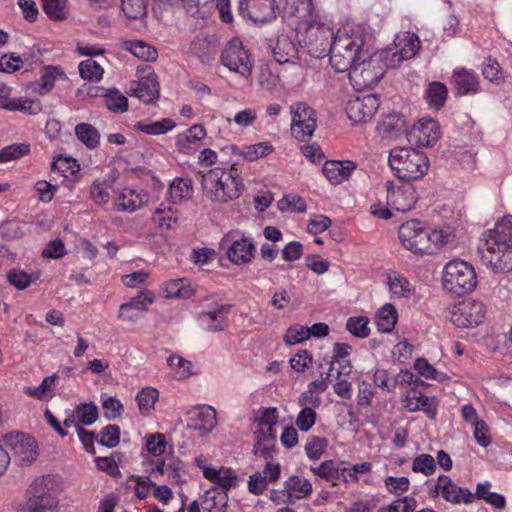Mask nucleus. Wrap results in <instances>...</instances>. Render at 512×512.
Returning a JSON list of instances; mask_svg holds the SVG:
<instances>
[{"instance_id":"nucleus-12","label":"nucleus","mask_w":512,"mask_h":512,"mask_svg":"<svg viewBox=\"0 0 512 512\" xmlns=\"http://www.w3.org/2000/svg\"><path fill=\"white\" fill-rule=\"evenodd\" d=\"M291 133L299 141L312 137L317 126L316 112L305 102H296L290 106Z\"/></svg>"},{"instance_id":"nucleus-47","label":"nucleus","mask_w":512,"mask_h":512,"mask_svg":"<svg viewBox=\"0 0 512 512\" xmlns=\"http://www.w3.org/2000/svg\"><path fill=\"white\" fill-rule=\"evenodd\" d=\"M284 486L290 494L293 502L308 497L312 493V484L308 479L299 476L289 477Z\"/></svg>"},{"instance_id":"nucleus-8","label":"nucleus","mask_w":512,"mask_h":512,"mask_svg":"<svg viewBox=\"0 0 512 512\" xmlns=\"http://www.w3.org/2000/svg\"><path fill=\"white\" fill-rule=\"evenodd\" d=\"M58 504L55 479L49 475L36 478L26 491L28 512H46Z\"/></svg>"},{"instance_id":"nucleus-18","label":"nucleus","mask_w":512,"mask_h":512,"mask_svg":"<svg viewBox=\"0 0 512 512\" xmlns=\"http://www.w3.org/2000/svg\"><path fill=\"white\" fill-rule=\"evenodd\" d=\"M186 416L187 428L196 431L200 436L208 435L217 425V412L210 405H195L187 411Z\"/></svg>"},{"instance_id":"nucleus-51","label":"nucleus","mask_w":512,"mask_h":512,"mask_svg":"<svg viewBox=\"0 0 512 512\" xmlns=\"http://www.w3.org/2000/svg\"><path fill=\"white\" fill-rule=\"evenodd\" d=\"M135 129L147 135H162L176 127V123L170 118H163L154 122L138 121L134 125Z\"/></svg>"},{"instance_id":"nucleus-5","label":"nucleus","mask_w":512,"mask_h":512,"mask_svg":"<svg viewBox=\"0 0 512 512\" xmlns=\"http://www.w3.org/2000/svg\"><path fill=\"white\" fill-rule=\"evenodd\" d=\"M476 286V272L470 263L453 259L444 265L442 287L446 292L461 296L474 291Z\"/></svg>"},{"instance_id":"nucleus-55","label":"nucleus","mask_w":512,"mask_h":512,"mask_svg":"<svg viewBox=\"0 0 512 512\" xmlns=\"http://www.w3.org/2000/svg\"><path fill=\"white\" fill-rule=\"evenodd\" d=\"M107 109L114 113H123L128 109V99L118 89H108L102 95Z\"/></svg>"},{"instance_id":"nucleus-64","label":"nucleus","mask_w":512,"mask_h":512,"mask_svg":"<svg viewBox=\"0 0 512 512\" xmlns=\"http://www.w3.org/2000/svg\"><path fill=\"white\" fill-rule=\"evenodd\" d=\"M281 211L303 213L307 209L305 200L297 194L285 195L278 203Z\"/></svg>"},{"instance_id":"nucleus-33","label":"nucleus","mask_w":512,"mask_h":512,"mask_svg":"<svg viewBox=\"0 0 512 512\" xmlns=\"http://www.w3.org/2000/svg\"><path fill=\"white\" fill-rule=\"evenodd\" d=\"M452 83L455 85L458 95L475 94L479 91L478 76L466 68L454 69Z\"/></svg>"},{"instance_id":"nucleus-42","label":"nucleus","mask_w":512,"mask_h":512,"mask_svg":"<svg viewBox=\"0 0 512 512\" xmlns=\"http://www.w3.org/2000/svg\"><path fill=\"white\" fill-rule=\"evenodd\" d=\"M228 503V494L218 491L215 487L206 490L203 496V508L207 512H225Z\"/></svg>"},{"instance_id":"nucleus-22","label":"nucleus","mask_w":512,"mask_h":512,"mask_svg":"<svg viewBox=\"0 0 512 512\" xmlns=\"http://www.w3.org/2000/svg\"><path fill=\"white\" fill-rule=\"evenodd\" d=\"M441 135L440 126L432 118H421L415 122L408 133V140L418 147H432Z\"/></svg>"},{"instance_id":"nucleus-38","label":"nucleus","mask_w":512,"mask_h":512,"mask_svg":"<svg viewBox=\"0 0 512 512\" xmlns=\"http://www.w3.org/2000/svg\"><path fill=\"white\" fill-rule=\"evenodd\" d=\"M403 401L405 408L410 412L422 410L430 416L435 414L433 399L417 392L414 387L406 393Z\"/></svg>"},{"instance_id":"nucleus-34","label":"nucleus","mask_w":512,"mask_h":512,"mask_svg":"<svg viewBox=\"0 0 512 512\" xmlns=\"http://www.w3.org/2000/svg\"><path fill=\"white\" fill-rule=\"evenodd\" d=\"M195 290L188 278L170 279L163 282L161 293L167 299H188Z\"/></svg>"},{"instance_id":"nucleus-17","label":"nucleus","mask_w":512,"mask_h":512,"mask_svg":"<svg viewBox=\"0 0 512 512\" xmlns=\"http://www.w3.org/2000/svg\"><path fill=\"white\" fill-rule=\"evenodd\" d=\"M4 443L10 458H14L21 464L29 465L37 458V443L33 437L27 434H8L4 437Z\"/></svg>"},{"instance_id":"nucleus-54","label":"nucleus","mask_w":512,"mask_h":512,"mask_svg":"<svg viewBox=\"0 0 512 512\" xmlns=\"http://www.w3.org/2000/svg\"><path fill=\"white\" fill-rule=\"evenodd\" d=\"M167 364L176 380H185L194 374L192 363L179 355H170Z\"/></svg>"},{"instance_id":"nucleus-19","label":"nucleus","mask_w":512,"mask_h":512,"mask_svg":"<svg viewBox=\"0 0 512 512\" xmlns=\"http://www.w3.org/2000/svg\"><path fill=\"white\" fill-rule=\"evenodd\" d=\"M379 105V99L374 94L357 96L348 100L346 114L353 124H364L373 118Z\"/></svg>"},{"instance_id":"nucleus-16","label":"nucleus","mask_w":512,"mask_h":512,"mask_svg":"<svg viewBox=\"0 0 512 512\" xmlns=\"http://www.w3.org/2000/svg\"><path fill=\"white\" fill-rule=\"evenodd\" d=\"M221 62L231 72L238 73L247 78L252 70V63L248 52L239 39H232L221 54Z\"/></svg>"},{"instance_id":"nucleus-23","label":"nucleus","mask_w":512,"mask_h":512,"mask_svg":"<svg viewBox=\"0 0 512 512\" xmlns=\"http://www.w3.org/2000/svg\"><path fill=\"white\" fill-rule=\"evenodd\" d=\"M149 201V194L141 188L123 187L116 191L114 208L118 212L134 213Z\"/></svg>"},{"instance_id":"nucleus-32","label":"nucleus","mask_w":512,"mask_h":512,"mask_svg":"<svg viewBox=\"0 0 512 512\" xmlns=\"http://www.w3.org/2000/svg\"><path fill=\"white\" fill-rule=\"evenodd\" d=\"M386 285L393 299L409 298L415 292V287L408 278L396 271L387 273Z\"/></svg>"},{"instance_id":"nucleus-20","label":"nucleus","mask_w":512,"mask_h":512,"mask_svg":"<svg viewBox=\"0 0 512 512\" xmlns=\"http://www.w3.org/2000/svg\"><path fill=\"white\" fill-rule=\"evenodd\" d=\"M239 14L255 24L276 18V0H241Z\"/></svg>"},{"instance_id":"nucleus-62","label":"nucleus","mask_w":512,"mask_h":512,"mask_svg":"<svg viewBox=\"0 0 512 512\" xmlns=\"http://www.w3.org/2000/svg\"><path fill=\"white\" fill-rule=\"evenodd\" d=\"M100 401L104 411V416L107 419L114 420L121 416L123 412V405L118 399L103 393L100 396Z\"/></svg>"},{"instance_id":"nucleus-2","label":"nucleus","mask_w":512,"mask_h":512,"mask_svg":"<svg viewBox=\"0 0 512 512\" xmlns=\"http://www.w3.org/2000/svg\"><path fill=\"white\" fill-rule=\"evenodd\" d=\"M482 260L494 273L512 271V215H505L482 235Z\"/></svg>"},{"instance_id":"nucleus-46","label":"nucleus","mask_w":512,"mask_h":512,"mask_svg":"<svg viewBox=\"0 0 512 512\" xmlns=\"http://www.w3.org/2000/svg\"><path fill=\"white\" fill-rule=\"evenodd\" d=\"M405 126V120L398 114H388L377 125L378 132L386 138L397 137Z\"/></svg>"},{"instance_id":"nucleus-49","label":"nucleus","mask_w":512,"mask_h":512,"mask_svg":"<svg viewBox=\"0 0 512 512\" xmlns=\"http://www.w3.org/2000/svg\"><path fill=\"white\" fill-rule=\"evenodd\" d=\"M153 223L160 229H171L177 222L176 210L165 203H161L153 212Z\"/></svg>"},{"instance_id":"nucleus-58","label":"nucleus","mask_w":512,"mask_h":512,"mask_svg":"<svg viewBox=\"0 0 512 512\" xmlns=\"http://www.w3.org/2000/svg\"><path fill=\"white\" fill-rule=\"evenodd\" d=\"M78 70L80 77L90 82H100L104 75L103 67L91 58L81 61Z\"/></svg>"},{"instance_id":"nucleus-43","label":"nucleus","mask_w":512,"mask_h":512,"mask_svg":"<svg viewBox=\"0 0 512 512\" xmlns=\"http://www.w3.org/2000/svg\"><path fill=\"white\" fill-rule=\"evenodd\" d=\"M159 399V391L154 387H144L138 391L136 402L142 416H150L155 410V404Z\"/></svg>"},{"instance_id":"nucleus-56","label":"nucleus","mask_w":512,"mask_h":512,"mask_svg":"<svg viewBox=\"0 0 512 512\" xmlns=\"http://www.w3.org/2000/svg\"><path fill=\"white\" fill-rule=\"evenodd\" d=\"M78 140L89 149H95L100 142V134L96 128L88 123H80L75 127Z\"/></svg>"},{"instance_id":"nucleus-7","label":"nucleus","mask_w":512,"mask_h":512,"mask_svg":"<svg viewBox=\"0 0 512 512\" xmlns=\"http://www.w3.org/2000/svg\"><path fill=\"white\" fill-rule=\"evenodd\" d=\"M381 53L379 55L368 52L365 57L356 60L347 70L349 80L354 89L364 90L375 86L384 75Z\"/></svg>"},{"instance_id":"nucleus-25","label":"nucleus","mask_w":512,"mask_h":512,"mask_svg":"<svg viewBox=\"0 0 512 512\" xmlns=\"http://www.w3.org/2000/svg\"><path fill=\"white\" fill-rule=\"evenodd\" d=\"M206 137V129L200 124H194L176 135L175 147L178 152L191 155L200 148Z\"/></svg>"},{"instance_id":"nucleus-14","label":"nucleus","mask_w":512,"mask_h":512,"mask_svg":"<svg viewBox=\"0 0 512 512\" xmlns=\"http://www.w3.org/2000/svg\"><path fill=\"white\" fill-rule=\"evenodd\" d=\"M222 245H228L227 257L236 265L250 262L256 251L254 243L238 230L227 233L222 239Z\"/></svg>"},{"instance_id":"nucleus-63","label":"nucleus","mask_w":512,"mask_h":512,"mask_svg":"<svg viewBox=\"0 0 512 512\" xmlns=\"http://www.w3.org/2000/svg\"><path fill=\"white\" fill-rule=\"evenodd\" d=\"M121 4L123 13L129 19H140L147 13L146 0H123Z\"/></svg>"},{"instance_id":"nucleus-37","label":"nucleus","mask_w":512,"mask_h":512,"mask_svg":"<svg viewBox=\"0 0 512 512\" xmlns=\"http://www.w3.org/2000/svg\"><path fill=\"white\" fill-rule=\"evenodd\" d=\"M455 232L449 227L428 229V255H432L443 247L455 242Z\"/></svg>"},{"instance_id":"nucleus-59","label":"nucleus","mask_w":512,"mask_h":512,"mask_svg":"<svg viewBox=\"0 0 512 512\" xmlns=\"http://www.w3.org/2000/svg\"><path fill=\"white\" fill-rule=\"evenodd\" d=\"M328 447V440L324 437L309 436L305 443L306 456L313 461L319 460Z\"/></svg>"},{"instance_id":"nucleus-29","label":"nucleus","mask_w":512,"mask_h":512,"mask_svg":"<svg viewBox=\"0 0 512 512\" xmlns=\"http://www.w3.org/2000/svg\"><path fill=\"white\" fill-rule=\"evenodd\" d=\"M283 14L295 27L307 24L308 20L312 19L313 16L312 1L284 0Z\"/></svg>"},{"instance_id":"nucleus-39","label":"nucleus","mask_w":512,"mask_h":512,"mask_svg":"<svg viewBox=\"0 0 512 512\" xmlns=\"http://www.w3.org/2000/svg\"><path fill=\"white\" fill-rule=\"evenodd\" d=\"M492 484L489 481L480 482L476 485L475 492H472L473 502L475 500H483L495 509H504L506 507V499L504 495L492 492Z\"/></svg>"},{"instance_id":"nucleus-10","label":"nucleus","mask_w":512,"mask_h":512,"mask_svg":"<svg viewBox=\"0 0 512 512\" xmlns=\"http://www.w3.org/2000/svg\"><path fill=\"white\" fill-rule=\"evenodd\" d=\"M431 496H440L453 505H470L473 503L472 491L459 486L450 476L441 474L437 479L431 480Z\"/></svg>"},{"instance_id":"nucleus-60","label":"nucleus","mask_w":512,"mask_h":512,"mask_svg":"<svg viewBox=\"0 0 512 512\" xmlns=\"http://www.w3.org/2000/svg\"><path fill=\"white\" fill-rule=\"evenodd\" d=\"M43 10L52 20L60 21L67 17V0H43Z\"/></svg>"},{"instance_id":"nucleus-48","label":"nucleus","mask_w":512,"mask_h":512,"mask_svg":"<svg viewBox=\"0 0 512 512\" xmlns=\"http://www.w3.org/2000/svg\"><path fill=\"white\" fill-rule=\"evenodd\" d=\"M398 319V313L394 305L386 303L376 314V325L380 332H391Z\"/></svg>"},{"instance_id":"nucleus-24","label":"nucleus","mask_w":512,"mask_h":512,"mask_svg":"<svg viewBox=\"0 0 512 512\" xmlns=\"http://www.w3.org/2000/svg\"><path fill=\"white\" fill-rule=\"evenodd\" d=\"M314 475L325 479L332 486H337L341 483L349 484L347 473L348 461L344 460H326L318 466L311 467Z\"/></svg>"},{"instance_id":"nucleus-31","label":"nucleus","mask_w":512,"mask_h":512,"mask_svg":"<svg viewBox=\"0 0 512 512\" xmlns=\"http://www.w3.org/2000/svg\"><path fill=\"white\" fill-rule=\"evenodd\" d=\"M152 474L164 475L167 479L174 484H182L186 481L185 467L181 460L171 458L166 461H158L152 468Z\"/></svg>"},{"instance_id":"nucleus-50","label":"nucleus","mask_w":512,"mask_h":512,"mask_svg":"<svg viewBox=\"0 0 512 512\" xmlns=\"http://www.w3.org/2000/svg\"><path fill=\"white\" fill-rule=\"evenodd\" d=\"M57 378L56 374L45 377L37 387H25L23 392L39 401H49L54 397L53 384Z\"/></svg>"},{"instance_id":"nucleus-35","label":"nucleus","mask_w":512,"mask_h":512,"mask_svg":"<svg viewBox=\"0 0 512 512\" xmlns=\"http://www.w3.org/2000/svg\"><path fill=\"white\" fill-rule=\"evenodd\" d=\"M0 106L8 111H18L28 115H37L42 110L41 102L38 99L27 97L2 98Z\"/></svg>"},{"instance_id":"nucleus-41","label":"nucleus","mask_w":512,"mask_h":512,"mask_svg":"<svg viewBox=\"0 0 512 512\" xmlns=\"http://www.w3.org/2000/svg\"><path fill=\"white\" fill-rule=\"evenodd\" d=\"M447 96L446 85L439 81L429 83L424 95L428 106L434 110H440L444 106Z\"/></svg>"},{"instance_id":"nucleus-28","label":"nucleus","mask_w":512,"mask_h":512,"mask_svg":"<svg viewBox=\"0 0 512 512\" xmlns=\"http://www.w3.org/2000/svg\"><path fill=\"white\" fill-rule=\"evenodd\" d=\"M357 168V163L351 160H328L322 167V173L332 184L338 185L347 181Z\"/></svg>"},{"instance_id":"nucleus-36","label":"nucleus","mask_w":512,"mask_h":512,"mask_svg":"<svg viewBox=\"0 0 512 512\" xmlns=\"http://www.w3.org/2000/svg\"><path fill=\"white\" fill-rule=\"evenodd\" d=\"M274 59L278 63L291 62L297 56V47L291 38L287 35L280 34L274 45H271Z\"/></svg>"},{"instance_id":"nucleus-13","label":"nucleus","mask_w":512,"mask_h":512,"mask_svg":"<svg viewBox=\"0 0 512 512\" xmlns=\"http://www.w3.org/2000/svg\"><path fill=\"white\" fill-rule=\"evenodd\" d=\"M402 246L416 255H428V228L418 220L403 223L398 230Z\"/></svg>"},{"instance_id":"nucleus-45","label":"nucleus","mask_w":512,"mask_h":512,"mask_svg":"<svg viewBox=\"0 0 512 512\" xmlns=\"http://www.w3.org/2000/svg\"><path fill=\"white\" fill-rule=\"evenodd\" d=\"M61 80H67V75L60 67H46L38 82V93L40 95L49 93L55 86V83Z\"/></svg>"},{"instance_id":"nucleus-30","label":"nucleus","mask_w":512,"mask_h":512,"mask_svg":"<svg viewBox=\"0 0 512 512\" xmlns=\"http://www.w3.org/2000/svg\"><path fill=\"white\" fill-rule=\"evenodd\" d=\"M278 410L275 407L262 408L256 421L259 429L254 432L255 437L261 439H276V425L278 423Z\"/></svg>"},{"instance_id":"nucleus-15","label":"nucleus","mask_w":512,"mask_h":512,"mask_svg":"<svg viewBox=\"0 0 512 512\" xmlns=\"http://www.w3.org/2000/svg\"><path fill=\"white\" fill-rule=\"evenodd\" d=\"M193 463L201 469L203 476L212 482V487H215L218 491H224L228 494L230 489L237 487L239 484V478L231 468L208 465L202 456L195 457Z\"/></svg>"},{"instance_id":"nucleus-4","label":"nucleus","mask_w":512,"mask_h":512,"mask_svg":"<svg viewBox=\"0 0 512 512\" xmlns=\"http://www.w3.org/2000/svg\"><path fill=\"white\" fill-rule=\"evenodd\" d=\"M388 162L394 174L407 182L422 178L429 169L427 155L412 147L391 149Z\"/></svg>"},{"instance_id":"nucleus-53","label":"nucleus","mask_w":512,"mask_h":512,"mask_svg":"<svg viewBox=\"0 0 512 512\" xmlns=\"http://www.w3.org/2000/svg\"><path fill=\"white\" fill-rule=\"evenodd\" d=\"M125 50L129 51L138 59L144 61H153L157 58V51L152 46L148 45L144 41L140 40H129L123 43Z\"/></svg>"},{"instance_id":"nucleus-1","label":"nucleus","mask_w":512,"mask_h":512,"mask_svg":"<svg viewBox=\"0 0 512 512\" xmlns=\"http://www.w3.org/2000/svg\"><path fill=\"white\" fill-rule=\"evenodd\" d=\"M372 48V34L364 24H346L338 29L330 45L331 67L346 72L356 60L365 57Z\"/></svg>"},{"instance_id":"nucleus-52","label":"nucleus","mask_w":512,"mask_h":512,"mask_svg":"<svg viewBox=\"0 0 512 512\" xmlns=\"http://www.w3.org/2000/svg\"><path fill=\"white\" fill-rule=\"evenodd\" d=\"M352 347L347 343H335L332 350V364L339 365V375H349L352 370L350 362L347 360Z\"/></svg>"},{"instance_id":"nucleus-57","label":"nucleus","mask_w":512,"mask_h":512,"mask_svg":"<svg viewBox=\"0 0 512 512\" xmlns=\"http://www.w3.org/2000/svg\"><path fill=\"white\" fill-rule=\"evenodd\" d=\"M186 12L192 17L205 18L215 6V0H182Z\"/></svg>"},{"instance_id":"nucleus-6","label":"nucleus","mask_w":512,"mask_h":512,"mask_svg":"<svg viewBox=\"0 0 512 512\" xmlns=\"http://www.w3.org/2000/svg\"><path fill=\"white\" fill-rule=\"evenodd\" d=\"M295 30L299 45L306 48L311 56L321 58L330 50L334 34L328 25L310 19Z\"/></svg>"},{"instance_id":"nucleus-61","label":"nucleus","mask_w":512,"mask_h":512,"mask_svg":"<svg viewBox=\"0 0 512 512\" xmlns=\"http://www.w3.org/2000/svg\"><path fill=\"white\" fill-rule=\"evenodd\" d=\"M155 295L153 292L145 290L141 291L137 296L132 298L129 302L122 304V312L126 314L128 309H134L137 311H145L149 305L154 302Z\"/></svg>"},{"instance_id":"nucleus-40","label":"nucleus","mask_w":512,"mask_h":512,"mask_svg":"<svg viewBox=\"0 0 512 512\" xmlns=\"http://www.w3.org/2000/svg\"><path fill=\"white\" fill-rule=\"evenodd\" d=\"M134 95L144 103H150L159 96V84L154 75L142 78L134 88Z\"/></svg>"},{"instance_id":"nucleus-26","label":"nucleus","mask_w":512,"mask_h":512,"mask_svg":"<svg viewBox=\"0 0 512 512\" xmlns=\"http://www.w3.org/2000/svg\"><path fill=\"white\" fill-rule=\"evenodd\" d=\"M231 311V305L219 304L213 309L202 311L197 315L199 326L209 332H220L226 327L227 315Z\"/></svg>"},{"instance_id":"nucleus-27","label":"nucleus","mask_w":512,"mask_h":512,"mask_svg":"<svg viewBox=\"0 0 512 512\" xmlns=\"http://www.w3.org/2000/svg\"><path fill=\"white\" fill-rule=\"evenodd\" d=\"M98 419V407L93 402L81 403L75 409L65 410L63 424L66 428L92 425Z\"/></svg>"},{"instance_id":"nucleus-44","label":"nucleus","mask_w":512,"mask_h":512,"mask_svg":"<svg viewBox=\"0 0 512 512\" xmlns=\"http://www.w3.org/2000/svg\"><path fill=\"white\" fill-rule=\"evenodd\" d=\"M172 203L178 204L189 200L193 195V182L190 178H175L169 188Z\"/></svg>"},{"instance_id":"nucleus-9","label":"nucleus","mask_w":512,"mask_h":512,"mask_svg":"<svg viewBox=\"0 0 512 512\" xmlns=\"http://www.w3.org/2000/svg\"><path fill=\"white\" fill-rule=\"evenodd\" d=\"M421 48V41L416 33L403 31L396 34L393 43L381 51L386 68H396L402 62L414 58Z\"/></svg>"},{"instance_id":"nucleus-21","label":"nucleus","mask_w":512,"mask_h":512,"mask_svg":"<svg viewBox=\"0 0 512 512\" xmlns=\"http://www.w3.org/2000/svg\"><path fill=\"white\" fill-rule=\"evenodd\" d=\"M418 196L415 187L406 181L401 185L387 183V204L398 212L406 213L414 208Z\"/></svg>"},{"instance_id":"nucleus-11","label":"nucleus","mask_w":512,"mask_h":512,"mask_svg":"<svg viewBox=\"0 0 512 512\" xmlns=\"http://www.w3.org/2000/svg\"><path fill=\"white\" fill-rule=\"evenodd\" d=\"M486 312V306L483 302L466 299L453 306L450 312V320L459 328H474L484 322Z\"/></svg>"},{"instance_id":"nucleus-3","label":"nucleus","mask_w":512,"mask_h":512,"mask_svg":"<svg viewBox=\"0 0 512 512\" xmlns=\"http://www.w3.org/2000/svg\"><path fill=\"white\" fill-rule=\"evenodd\" d=\"M201 186L204 196L214 203L238 199L244 190L243 179L233 166L209 170L202 176Z\"/></svg>"}]
</instances>
